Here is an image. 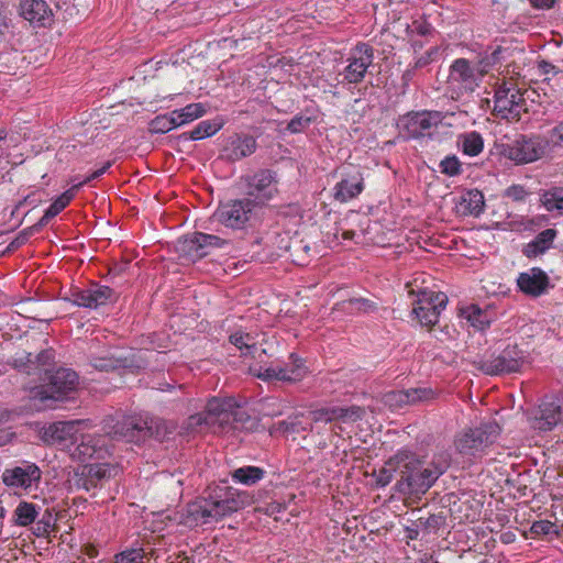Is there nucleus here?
<instances>
[{
  "label": "nucleus",
  "instance_id": "20e7f679",
  "mask_svg": "<svg viewBox=\"0 0 563 563\" xmlns=\"http://www.w3.org/2000/svg\"><path fill=\"white\" fill-rule=\"evenodd\" d=\"M262 209V202L246 197L221 205L211 220L231 229H241L251 222Z\"/></svg>",
  "mask_w": 563,
  "mask_h": 563
},
{
  "label": "nucleus",
  "instance_id": "aec40b11",
  "mask_svg": "<svg viewBox=\"0 0 563 563\" xmlns=\"http://www.w3.org/2000/svg\"><path fill=\"white\" fill-rule=\"evenodd\" d=\"M41 478V471L35 464H26L5 470L2 474V482L7 486L29 488Z\"/></svg>",
  "mask_w": 563,
  "mask_h": 563
},
{
  "label": "nucleus",
  "instance_id": "c9c22d12",
  "mask_svg": "<svg viewBox=\"0 0 563 563\" xmlns=\"http://www.w3.org/2000/svg\"><path fill=\"white\" fill-rule=\"evenodd\" d=\"M125 363V357L121 354L104 352L101 355L93 356L91 360V365L99 371H110L115 369L120 366H123Z\"/></svg>",
  "mask_w": 563,
  "mask_h": 563
},
{
  "label": "nucleus",
  "instance_id": "09e8293b",
  "mask_svg": "<svg viewBox=\"0 0 563 563\" xmlns=\"http://www.w3.org/2000/svg\"><path fill=\"white\" fill-rule=\"evenodd\" d=\"M222 124L217 121H201L191 132L190 139L201 140L207 136L216 134Z\"/></svg>",
  "mask_w": 563,
  "mask_h": 563
},
{
  "label": "nucleus",
  "instance_id": "f8f14e48",
  "mask_svg": "<svg viewBox=\"0 0 563 563\" xmlns=\"http://www.w3.org/2000/svg\"><path fill=\"white\" fill-rule=\"evenodd\" d=\"M442 118L439 112H411L400 119V128L408 137L430 136Z\"/></svg>",
  "mask_w": 563,
  "mask_h": 563
},
{
  "label": "nucleus",
  "instance_id": "9d476101",
  "mask_svg": "<svg viewBox=\"0 0 563 563\" xmlns=\"http://www.w3.org/2000/svg\"><path fill=\"white\" fill-rule=\"evenodd\" d=\"M225 243V240L217 235L195 232L178 240L176 247L183 260L187 262H196L197 260L208 255L210 249L221 247Z\"/></svg>",
  "mask_w": 563,
  "mask_h": 563
},
{
  "label": "nucleus",
  "instance_id": "79ce46f5",
  "mask_svg": "<svg viewBox=\"0 0 563 563\" xmlns=\"http://www.w3.org/2000/svg\"><path fill=\"white\" fill-rule=\"evenodd\" d=\"M154 549H130L115 555V563H145V559L153 556Z\"/></svg>",
  "mask_w": 563,
  "mask_h": 563
},
{
  "label": "nucleus",
  "instance_id": "a211bd4d",
  "mask_svg": "<svg viewBox=\"0 0 563 563\" xmlns=\"http://www.w3.org/2000/svg\"><path fill=\"white\" fill-rule=\"evenodd\" d=\"M563 418V391L550 401L540 406V416L536 418L533 428L541 431L552 430Z\"/></svg>",
  "mask_w": 563,
  "mask_h": 563
},
{
  "label": "nucleus",
  "instance_id": "de8ad7c7",
  "mask_svg": "<svg viewBox=\"0 0 563 563\" xmlns=\"http://www.w3.org/2000/svg\"><path fill=\"white\" fill-rule=\"evenodd\" d=\"M176 117L172 112L169 115H158L150 123V131L152 133H167L174 128H177Z\"/></svg>",
  "mask_w": 563,
  "mask_h": 563
},
{
  "label": "nucleus",
  "instance_id": "c85d7f7f",
  "mask_svg": "<svg viewBox=\"0 0 563 563\" xmlns=\"http://www.w3.org/2000/svg\"><path fill=\"white\" fill-rule=\"evenodd\" d=\"M556 236L554 229H545L540 232L533 241L528 243L523 250V253L528 257H537L549 250Z\"/></svg>",
  "mask_w": 563,
  "mask_h": 563
},
{
  "label": "nucleus",
  "instance_id": "ddd939ff",
  "mask_svg": "<svg viewBox=\"0 0 563 563\" xmlns=\"http://www.w3.org/2000/svg\"><path fill=\"white\" fill-rule=\"evenodd\" d=\"M80 424L79 420L53 422L41 429L40 437L46 444L68 446L78 440Z\"/></svg>",
  "mask_w": 563,
  "mask_h": 563
},
{
  "label": "nucleus",
  "instance_id": "69168bd1",
  "mask_svg": "<svg viewBox=\"0 0 563 563\" xmlns=\"http://www.w3.org/2000/svg\"><path fill=\"white\" fill-rule=\"evenodd\" d=\"M27 363H30L29 365L23 363L22 361H15L14 362V366L16 368H19L20 371H24L27 375H31V374H34L35 371L37 369V367L33 364V362L27 358Z\"/></svg>",
  "mask_w": 563,
  "mask_h": 563
},
{
  "label": "nucleus",
  "instance_id": "a18cd8bd",
  "mask_svg": "<svg viewBox=\"0 0 563 563\" xmlns=\"http://www.w3.org/2000/svg\"><path fill=\"white\" fill-rule=\"evenodd\" d=\"M463 152L470 156L478 155L484 147V141L479 133L470 132L461 136Z\"/></svg>",
  "mask_w": 563,
  "mask_h": 563
},
{
  "label": "nucleus",
  "instance_id": "c03bdc74",
  "mask_svg": "<svg viewBox=\"0 0 563 563\" xmlns=\"http://www.w3.org/2000/svg\"><path fill=\"white\" fill-rule=\"evenodd\" d=\"M37 514L38 512L35 505L26 501H21L14 510V521L19 526L26 527L34 522V520L37 517Z\"/></svg>",
  "mask_w": 563,
  "mask_h": 563
},
{
  "label": "nucleus",
  "instance_id": "e433bc0d",
  "mask_svg": "<svg viewBox=\"0 0 563 563\" xmlns=\"http://www.w3.org/2000/svg\"><path fill=\"white\" fill-rule=\"evenodd\" d=\"M183 429L187 433L212 431L211 420L209 419L208 413V405L206 406L205 412L191 415L185 422Z\"/></svg>",
  "mask_w": 563,
  "mask_h": 563
},
{
  "label": "nucleus",
  "instance_id": "a19ab883",
  "mask_svg": "<svg viewBox=\"0 0 563 563\" xmlns=\"http://www.w3.org/2000/svg\"><path fill=\"white\" fill-rule=\"evenodd\" d=\"M264 476V471L256 466H244L233 471L232 477L235 482L244 485H253Z\"/></svg>",
  "mask_w": 563,
  "mask_h": 563
},
{
  "label": "nucleus",
  "instance_id": "3c124183",
  "mask_svg": "<svg viewBox=\"0 0 563 563\" xmlns=\"http://www.w3.org/2000/svg\"><path fill=\"white\" fill-rule=\"evenodd\" d=\"M384 404L391 409H398L409 405L407 390H396L384 395Z\"/></svg>",
  "mask_w": 563,
  "mask_h": 563
},
{
  "label": "nucleus",
  "instance_id": "473e14b6",
  "mask_svg": "<svg viewBox=\"0 0 563 563\" xmlns=\"http://www.w3.org/2000/svg\"><path fill=\"white\" fill-rule=\"evenodd\" d=\"M356 216V213H351L350 216H346L345 218L335 222V225L327 231L328 242H336L339 240V235H341L345 241L352 240L355 235V230L351 228V224L353 223V218Z\"/></svg>",
  "mask_w": 563,
  "mask_h": 563
},
{
  "label": "nucleus",
  "instance_id": "0eeeda50",
  "mask_svg": "<svg viewBox=\"0 0 563 563\" xmlns=\"http://www.w3.org/2000/svg\"><path fill=\"white\" fill-rule=\"evenodd\" d=\"M500 433L496 422H488L477 428H470L460 432L454 440L455 449L463 455L475 456L492 444Z\"/></svg>",
  "mask_w": 563,
  "mask_h": 563
},
{
  "label": "nucleus",
  "instance_id": "a878e982",
  "mask_svg": "<svg viewBox=\"0 0 563 563\" xmlns=\"http://www.w3.org/2000/svg\"><path fill=\"white\" fill-rule=\"evenodd\" d=\"M363 190V177L358 172L342 179L335 187L334 197L342 202L356 197Z\"/></svg>",
  "mask_w": 563,
  "mask_h": 563
},
{
  "label": "nucleus",
  "instance_id": "338daca9",
  "mask_svg": "<svg viewBox=\"0 0 563 563\" xmlns=\"http://www.w3.org/2000/svg\"><path fill=\"white\" fill-rule=\"evenodd\" d=\"M9 14L8 11L1 5L0 7V35L9 27Z\"/></svg>",
  "mask_w": 563,
  "mask_h": 563
},
{
  "label": "nucleus",
  "instance_id": "8fccbe9b",
  "mask_svg": "<svg viewBox=\"0 0 563 563\" xmlns=\"http://www.w3.org/2000/svg\"><path fill=\"white\" fill-rule=\"evenodd\" d=\"M409 405H417L433 400L435 391L430 388H411L407 390Z\"/></svg>",
  "mask_w": 563,
  "mask_h": 563
},
{
  "label": "nucleus",
  "instance_id": "4468645a",
  "mask_svg": "<svg viewBox=\"0 0 563 563\" xmlns=\"http://www.w3.org/2000/svg\"><path fill=\"white\" fill-rule=\"evenodd\" d=\"M544 144L539 139L520 137L504 147V155L517 164H527L544 154Z\"/></svg>",
  "mask_w": 563,
  "mask_h": 563
},
{
  "label": "nucleus",
  "instance_id": "f257e3e1",
  "mask_svg": "<svg viewBox=\"0 0 563 563\" xmlns=\"http://www.w3.org/2000/svg\"><path fill=\"white\" fill-rule=\"evenodd\" d=\"M251 503L246 493L231 490L220 498H198L186 506L183 522L191 528L212 525Z\"/></svg>",
  "mask_w": 563,
  "mask_h": 563
},
{
  "label": "nucleus",
  "instance_id": "5fc2aeb1",
  "mask_svg": "<svg viewBox=\"0 0 563 563\" xmlns=\"http://www.w3.org/2000/svg\"><path fill=\"white\" fill-rule=\"evenodd\" d=\"M531 532L538 536H547L550 533H556L555 526L549 520L536 521L531 527Z\"/></svg>",
  "mask_w": 563,
  "mask_h": 563
},
{
  "label": "nucleus",
  "instance_id": "4d7b16f0",
  "mask_svg": "<svg viewBox=\"0 0 563 563\" xmlns=\"http://www.w3.org/2000/svg\"><path fill=\"white\" fill-rule=\"evenodd\" d=\"M527 195V190L525 189L523 186L520 185H512L508 187L505 191V196L516 202L525 200Z\"/></svg>",
  "mask_w": 563,
  "mask_h": 563
},
{
  "label": "nucleus",
  "instance_id": "864d4df0",
  "mask_svg": "<svg viewBox=\"0 0 563 563\" xmlns=\"http://www.w3.org/2000/svg\"><path fill=\"white\" fill-rule=\"evenodd\" d=\"M250 420L247 412L235 402V407L232 408V428L238 429L244 427L245 422Z\"/></svg>",
  "mask_w": 563,
  "mask_h": 563
},
{
  "label": "nucleus",
  "instance_id": "0e129e2a",
  "mask_svg": "<svg viewBox=\"0 0 563 563\" xmlns=\"http://www.w3.org/2000/svg\"><path fill=\"white\" fill-rule=\"evenodd\" d=\"M309 121H310L309 119H302V118L294 119L289 122L288 130H290L294 133H297V132L301 131L303 129V126L309 123Z\"/></svg>",
  "mask_w": 563,
  "mask_h": 563
},
{
  "label": "nucleus",
  "instance_id": "7ed1b4c3",
  "mask_svg": "<svg viewBox=\"0 0 563 563\" xmlns=\"http://www.w3.org/2000/svg\"><path fill=\"white\" fill-rule=\"evenodd\" d=\"M289 360V364L282 366L274 362H268L265 356L263 357V363L250 365V373L266 382L297 383L302 380L308 374L303 361L295 354H290Z\"/></svg>",
  "mask_w": 563,
  "mask_h": 563
},
{
  "label": "nucleus",
  "instance_id": "603ef678",
  "mask_svg": "<svg viewBox=\"0 0 563 563\" xmlns=\"http://www.w3.org/2000/svg\"><path fill=\"white\" fill-rule=\"evenodd\" d=\"M310 420L313 422H336L335 407L321 408L310 412Z\"/></svg>",
  "mask_w": 563,
  "mask_h": 563
},
{
  "label": "nucleus",
  "instance_id": "680f3d73",
  "mask_svg": "<svg viewBox=\"0 0 563 563\" xmlns=\"http://www.w3.org/2000/svg\"><path fill=\"white\" fill-rule=\"evenodd\" d=\"M539 69L545 75L550 73L558 74L560 71H563L562 62L560 58L556 60V64H552L547 60H541L539 63Z\"/></svg>",
  "mask_w": 563,
  "mask_h": 563
},
{
  "label": "nucleus",
  "instance_id": "6e6d98bb",
  "mask_svg": "<svg viewBox=\"0 0 563 563\" xmlns=\"http://www.w3.org/2000/svg\"><path fill=\"white\" fill-rule=\"evenodd\" d=\"M440 166L441 172L449 176H454L460 173V162L455 156L444 158Z\"/></svg>",
  "mask_w": 563,
  "mask_h": 563
},
{
  "label": "nucleus",
  "instance_id": "39448f33",
  "mask_svg": "<svg viewBox=\"0 0 563 563\" xmlns=\"http://www.w3.org/2000/svg\"><path fill=\"white\" fill-rule=\"evenodd\" d=\"M489 68L490 63L487 59L471 63L465 58H459L450 67L448 84L461 92H472Z\"/></svg>",
  "mask_w": 563,
  "mask_h": 563
},
{
  "label": "nucleus",
  "instance_id": "49530a36",
  "mask_svg": "<svg viewBox=\"0 0 563 563\" xmlns=\"http://www.w3.org/2000/svg\"><path fill=\"white\" fill-rule=\"evenodd\" d=\"M541 202L548 211L563 210V187H555L541 196Z\"/></svg>",
  "mask_w": 563,
  "mask_h": 563
},
{
  "label": "nucleus",
  "instance_id": "052dcab7",
  "mask_svg": "<svg viewBox=\"0 0 563 563\" xmlns=\"http://www.w3.org/2000/svg\"><path fill=\"white\" fill-rule=\"evenodd\" d=\"M467 505L465 501L454 503L451 512L456 516L460 521H473L474 517L471 514H462L463 508Z\"/></svg>",
  "mask_w": 563,
  "mask_h": 563
},
{
  "label": "nucleus",
  "instance_id": "1a4fd4ad",
  "mask_svg": "<svg viewBox=\"0 0 563 563\" xmlns=\"http://www.w3.org/2000/svg\"><path fill=\"white\" fill-rule=\"evenodd\" d=\"M477 368L487 375L518 372L523 364V353L517 345H509L498 355H490L475 362Z\"/></svg>",
  "mask_w": 563,
  "mask_h": 563
},
{
  "label": "nucleus",
  "instance_id": "b1692460",
  "mask_svg": "<svg viewBox=\"0 0 563 563\" xmlns=\"http://www.w3.org/2000/svg\"><path fill=\"white\" fill-rule=\"evenodd\" d=\"M230 342L241 350L243 355H252L256 360L254 364L263 363V357L267 356V350L250 333L236 332L230 335Z\"/></svg>",
  "mask_w": 563,
  "mask_h": 563
},
{
  "label": "nucleus",
  "instance_id": "f704fd0d",
  "mask_svg": "<svg viewBox=\"0 0 563 563\" xmlns=\"http://www.w3.org/2000/svg\"><path fill=\"white\" fill-rule=\"evenodd\" d=\"M75 190H77V188L73 187L62 194L45 211L37 225L43 227L49 221V219L57 216L71 201L75 196Z\"/></svg>",
  "mask_w": 563,
  "mask_h": 563
},
{
  "label": "nucleus",
  "instance_id": "6e6552de",
  "mask_svg": "<svg viewBox=\"0 0 563 563\" xmlns=\"http://www.w3.org/2000/svg\"><path fill=\"white\" fill-rule=\"evenodd\" d=\"M494 111L508 121H519L527 112V103L520 89L514 84L503 85L495 93Z\"/></svg>",
  "mask_w": 563,
  "mask_h": 563
},
{
  "label": "nucleus",
  "instance_id": "bb28decb",
  "mask_svg": "<svg viewBox=\"0 0 563 563\" xmlns=\"http://www.w3.org/2000/svg\"><path fill=\"white\" fill-rule=\"evenodd\" d=\"M112 468L107 464H95L84 467L80 474L76 473L74 478L75 487H87V481L98 483L111 477Z\"/></svg>",
  "mask_w": 563,
  "mask_h": 563
},
{
  "label": "nucleus",
  "instance_id": "e2e57ef3",
  "mask_svg": "<svg viewBox=\"0 0 563 563\" xmlns=\"http://www.w3.org/2000/svg\"><path fill=\"white\" fill-rule=\"evenodd\" d=\"M111 166V162H107L100 169L93 172L90 176H88L85 180L74 185V188H79L81 185L92 180V179H96L98 177H100L101 175H103L108 169L109 167Z\"/></svg>",
  "mask_w": 563,
  "mask_h": 563
},
{
  "label": "nucleus",
  "instance_id": "393cba45",
  "mask_svg": "<svg viewBox=\"0 0 563 563\" xmlns=\"http://www.w3.org/2000/svg\"><path fill=\"white\" fill-rule=\"evenodd\" d=\"M255 150L256 142L252 136H236L227 144L224 154L229 161L235 162L253 154Z\"/></svg>",
  "mask_w": 563,
  "mask_h": 563
},
{
  "label": "nucleus",
  "instance_id": "5701e85b",
  "mask_svg": "<svg viewBox=\"0 0 563 563\" xmlns=\"http://www.w3.org/2000/svg\"><path fill=\"white\" fill-rule=\"evenodd\" d=\"M21 15L31 23L45 25L52 21V10L43 0H22Z\"/></svg>",
  "mask_w": 563,
  "mask_h": 563
},
{
  "label": "nucleus",
  "instance_id": "f3484780",
  "mask_svg": "<svg viewBox=\"0 0 563 563\" xmlns=\"http://www.w3.org/2000/svg\"><path fill=\"white\" fill-rule=\"evenodd\" d=\"M142 420L133 417H121L120 419H111L106 423L107 433L113 439H122L128 442L142 441Z\"/></svg>",
  "mask_w": 563,
  "mask_h": 563
},
{
  "label": "nucleus",
  "instance_id": "774afa93",
  "mask_svg": "<svg viewBox=\"0 0 563 563\" xmlns=\"http://www.w3.org/2000/svg\"><path fill=\"white\" fill-rule=\"evenodd\" d=\"M554 2H555V0H530V3L534 8H539V9H549L553 5Z\"/></svg>",
  "mask_w": 563,
  "mask_h": 563
},
{
  "label": "nucleus",
  "instance_id": "f03ea898",
  "mask_svg": "<svg viewBox=\"0 0 563 563\" xmlns=\"http://www.w3.org/2000/svg\"><path fill=\"white\" fill-rule=\"evenodd\" d=\"M443 464H423L412 453L404 451L400 478L397 483L400 492L408 494L426 493L444 472Z\"/></svg>",
  "mask_w": 563,
  "mask_h": 563
},
{
  "label": "nucleus",
  "instance_id": "c756f323",
  "mask_svg": "<svg viewBox=\"0 0 563 563\" xmlns=\"http://www.w3.org/2000/svg\"><path fill=\"white\" fill-rule=\"evenodd\" d=\"M175 429L173 422H167L161 419H151L150 421H142V441L146 438H155L159 441L164 440Z\"/></svg>",
  "mask_w": 563,
  "mask_h": 563
},
{
  "label": "nucleus",
  "instance_id": "4be33fe9",
  "mask_svg": "<svg viewBox=\"0 0 563 563\" xmlns=\"http://www.w3.org/2000/svg\"><path fill=\"white\" fill-rule=\"evenodd\" d=\"M517 284L525 294L540 296L545 291L549 278L540 268H531L529 272L519 275Z\"/></svg>",
  "mask_w": 563,
  "mask_h": 563
},
{
  "label": "nucleus",
  "instance_id": "423d86ee",
  "mask_svg": "<svg viewBox=\"0 0 563 563\" xmlns=\"http://www.w3.org/2000/svg\"><path fill=\"white\" fill-rule=\"evenodd\" d=\"M78 384L79 377L76 372L70 368H58L48 376L47 385L31 390V399L41 404L46 400H58L76 390Z\"/></svg>",
  "mask_w": 563,
  "mask_h": 563
},
{
  "label": "nucleus",
  "instance_id": "72a5a7b5",
  "mask_svg": "<svg viewBox=\"0 0 563 563\" xmlns=\"http://www.w3.org/2000/svg\"><path fill=\"white\" fill-rule=\"evenodd\" d=\"M460 314L465 319L475 330H484L489 323L490 319L486 311L482 310L478 306L471 305L462 308Z\"/></svg>",
  "mask_w": 563,
  "mask_h": 563
},
{
  "label": "nucleus",
  "instance_id": "ea45409f",
  "mask_svg": "<svg viewBox=\"0 0 563 563\" xmlns=\"http://www.w3.org/2000/svg\"><path fill=\"white\" fill-rule=\"evenodd\" d=\"M404 460V451L398 452L393 457H390L385 466L379 471L378 474V483L383 486L390 483L393 479L394 473L401 470Z\"/></svg>",
  "mask_w": 563,
  "mask_h": 563
},
{
  "label": "nucleus",
  "instance_id": "7c9ffc66",
  "mask_svg": "<svg viewBox=\"0 0 563 563\" xmlns=\"http://www.w3.org/2000/svg\"><path fill=\"white\" fill-rule=\"evenodd\" d=\"M286 251L289 253L291 261L298 265H305L311 257L310 243L301 239L298 234L290 238Z\"/></svg>",
  "mask_w": 563,
  "mask_h": 563
},
{
  "label": "nucleus",
  "instance_id": "bf43d9fd",
  "mask_svg": "<svg viewBox=\"0 0 563 563\" xmlns=\"http://www.w3.org/2000/svg\"><path fill=\"white\" fill-rule=\"evenodd\" d=\"M549 142L556 146H563V122L549 132Z\"/></svg>",
  "mask_w": 563,
  "mask_h": 563
},
{
  "label": "nucleus",
  "instance_id": "37998d69",
  "mask_svg": "<svg viewBox=\"0 0 563 563\" xmlns=\"http://www.w3.org/2000/svg\"><path fill=\"white\" fill-rule=\"evenodd\" d=\"M365 416V409L360 406L335 407L336 422L343 424L354 423Z\"/></svg>",
  "mask_w": 563,
  "mask_h": 563
},
{
  "label": "nucleus",
  "instance_id": "412c9836",
  "mask_svg": "<svg viewBox=\"0 0 563 563\" xmlns=\"http://www.w3.org/2000/svg\"><path fill=\"white\" fill-rule=\"evenodd\" d=\"M114 298V292L108 286H92L73 294V302L85 308H97Z\"/></svg>",
  "mask_w": 563,
  "mask_h": 563
},
{
  "label": "nucleus",
  "instance_id": "13d9d810",
  "mask_svg": "<svg viewBox=\"0 0 563 563\" xmlns=\"http://www.w3.org/2000/svg\"><path fill=\"white\" fill-rule=\"evenodd\" d=\"M349 303L358 311L369 312L375 309V303L364 298H353L349 300Z\"/></svg>",
  "mask_w": 563,
  "mask_h": 563
},
{
  "label": "nucleus",
  "instance_id": "9b49d317",
  "mask_svg": "<svg viewBox=\"0 0 563 563\" xmlns=\"http://www.w3.org/2000/svg\"><path fill=\"white\" fill-rule=\"evenodd\" d=\"M448 303V297L443 292L422 290L413 306V313L422 325L432 327L438 320L441 311Z\"/></svg>",
  "mask_w": 563,
  "mask_h": 563
},
{
  "label": "nucleus",
  "instance_id": "4c0bfd02",
  "mask_svg": "<svg viewBox=\"0 0 563 563\" xmlns=\"http://www.w3.org/2000/svg\"><path fill=\"white\" fill-rule=\"evenodd\" d=\"M23 57L18 51L4 52L0 55V73L15 75L21 70Z\"/></svg>",
  "mask_w": 563,
  "mask_h": 563
},
{
  "label": "nucleus",
  "instance_id": "58836bf2",
  "mask_svg": "<svg viewBox=\"0 0 563 563\" xmlns=\"http://www.w3.org/2000/svg\"><path fill=\"white\" fill-rule=\"evenodd\" d=\"M173 113L176 117L177 125L180 126L201 118L206 113V108L202 103H191L180 110L173 111Z\"/></svg>",
  "mask_w": 563,
  "mask_h": 563
},
{
  "label": "nucleus",
  "instance_id": "cd10ccee",
  "mask_svg": "<svg viewBox=\"0 0 563 563\" xmlns=\"http://www.w3.org/2000/svg\"><path fill=\"white\" fill-rule=\"evenodd\" d=\"M485 206L484 195L477 190H470L461 196L457 212L462 216H478Z\"/></svg>",
  "mask_w": 563,
  "mask_h": 563
},
{
  "label": "nucleus",
  "instance_id": "2f4dec72",
  "mask_svg": "<svg viewBox=\"0 0 563 563\" xmlns=\"http://www.w3.org/2000/svg\"><path fill=\"white\" fill-rule=\"evenodd\" d=\"M102 444L103 440L100 437L90 434H81L80 443L77 445V452L79 457L82 460L96 457H102Z\"/></svg>",
  "mask_w": 563,
  "mask_h": 563
},
{
  "label": "nucleus",
  "instance_id": "dca6fc26",
  "mask_svg": "<svg viewBox=\"0 0 563 563\" xmlns=\"http://www.w3.org/2000/svg\"><path fill=\"white\" fill-rule=\"evenodd\" d=\"M234 407L235 400L233 398H212L208 401L212 432H227L232 429V408Z\"/></svg>",
  "mask_w": 563,
  "mask_h": 563
},
{
  "label": "nucleus",
  "instance_id": "2eb2a0df",
  "mask_svg": "<svg viewBox=\"0 0 563 563\" xmlns=\"http://www.w3.org/2000/svg\"><path fill=\"white\" fill-rule=\"evenodd\" d=\"M374 54L373 48L364 43L355 46L349 58V65L340 75L343 80L350 84H357L363 80L367 68L373 63Z\"/></svg>",
  "mask_w": 563,
  "mask_h": 563
},
{
  "label": "nucleus",
  "instance_id": "6ab92c4d",
  "mask_svg": "<svg viewBox=\"0 0 563 563\" xmlns=\"http://www.w3.org/2000/svg\"><path fill=\"white\" fill-rule=\"evenodd\" d=\"M277 191L275 186L274 176L269 170H261L249 178L247 181V196L260 199L258 202H264L271 199Z\"/></svg>",
  "mask_w": 563,
  "mask_h": 563
}]
</instances>
